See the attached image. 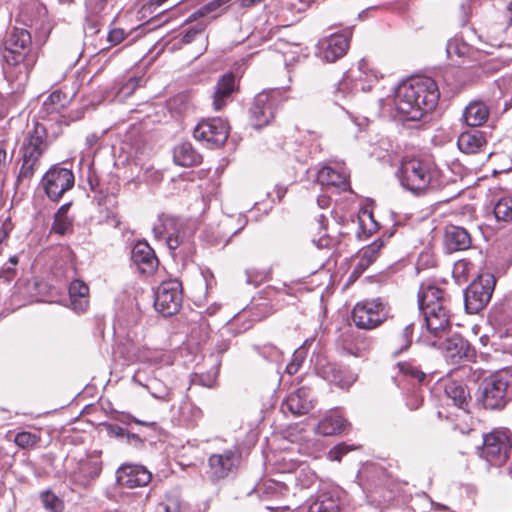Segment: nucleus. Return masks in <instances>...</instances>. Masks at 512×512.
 Returning a JSON list of instances; mask_svg holds the SVG:
<instances>
[{
  "mask_svg": "<svg viewBox=\"0 0 512 512\" xmlns=\"http://www.w3.org/2000/svg\"><path fill=\"white\" fill-rule=\"evenodd\" d=\"M377 74L369 69L365 60L358 63L357 71L351 70L349 74L340 82L339 89L345 90L352 84L353 92H367L371 89L374 82L377 81Z\"/></svg>",
  "mask_w": 512,
  "mask_h": 512,
  "instance_id": "4468645a",
  "label": "nucleus"
},
{
  "mask_svg": "<svg viewBox=\"0 0 512 512\" xmlns=\"http://www.w3.org/2000/svg\"><path fill=\"white\" fill-rule=\"evenodd\" d=\"M10 227L9 224L3 223L0 225V255L7 246V239L9 236Z\"/></svg>",
  "mask_w": 512,
  "mask_h": 512,
  "instance_id": "864d4df0",
  "label": "nucleus"
},
{
  "mask_svg": "<svg viewBox=\"0 0 512 512\" xmlns=\"http://www.w3.org/2000/svg\"><path fill=\"white\" fill-rule=\"evenodd\" d=\"M182 306V287L177 280L162 282L155 293L154 307L163 316H172Z\"/></svg>",
  "mask_w": 512,
  "mask_h": 512,
  "instance_id": "9d476101",
  "label": "nucleus"
},
{
  "mask_svg": "<svg viewBox=\"0 0 512 512\" xmlns=\"http://www.w3.org/2000/svg\"><path fill=\"white\" fill-rule=\"evenodd\" d=\"M8 263L10 264L9 266L5 265L0 269V279H4L7 282H9L15 274L14 266L18 263V257L11 256Z\"/></svg>",
  "mask_w": 512,
  "mask_h": 512,
  "instance_id": "a18cd8bd",
  "label": "nucleus"
},
{
  "mask_svg": "<svg viewBox=\"0 0 512 512\" xmlns=\"http://www.w3.org/2000/svg\"><path fill=\"white\" fill-rule=\"evenodd\" d=\"M174 162L183 167H191L201 162V156L190 143H181L174 148Z\"/></svg>",
  "mask_w": 512,
  "mask_h": 512,
  "instance_id": "72a5a7b5",
  "label": "nucleus"
},
{
  "mask_svg": "<svg viewBox=\"0 0 512 512\" xmlns=\"http://www.w3.org/2000/svg\"><path fill=\"white\" fill-rule=\"evenodd\" d=\"M12 159V156H9L7 153L4 144L0 145V167H5Z\"/></svg>",
  "mask_w": 512,
  "mask_h": 512,
  "instance_id": "13d9d810",
  "label": "nucleus"
},
{
  "mask_svg": "<svg viewBox=\"0 0 512 512\" xmlns=\"http://www.w3.org/2000/svg\"><path fill=\"white\" fill-rule=\"evenodd\" d=\"M445 394L452 403L460 409H466L470 400L468 388L456 381H449L445 385Z\"/></svg>",
  "mask_w": 512,
  "mask_h": 512,
  "instance_id": "f704fd0d",
  "label": "nucleus"
},
{
  "mask_svg": "<svg viewBox=\"0 0 512 512\" xmlns=\"http://www.w3.org/2000/svg\"><path fill=\"white\" fill-rule=\"evenodd\" d=\"M237 458L234 452L226 451L223 454H213L209 458V467L212 477L222 479L233 472L236 467Z\"/></svg>",
  "mask_w": 512,
  "mask_h": 512,
  "instance_id": "b1692460",
  "label": "nucleus"
},
{
  "mask_svg": "<svg viewBox=\"0 0 512 512\" xmlns=\"http://www.w3.org/2000/svg\"><path fill=\"white\" fill-rule=\"evenodd\" d=\"M70 204L62 205L55 214V217H67V211L69 209Z\"/></svg>",
  "mask_w": 512,
  "mask_h": 512,
  "instance_id": "0e129e2a",
  "label": "nucleus"
},
{
  "mask_svg": "<svg viewBox=\"0 0 512 512\" xmlns=\"http://www.w3.org/2000/svg\"><path fill=\"white\" fill-rule=\"evenodd\" d=\"M286 191H287V189H286L285 187H283V186H279V185H277V186L275 187V194H276V196H277L278 201H281V199H282V198L284 197V195L286 194Z\"/></svg>",
  "mask_w": 512,
  "mask_h": 512,
  "instance_id": "69168bd1",
  "label": "nucleus"
},
{
  "mask_svg": "<svg viewBox=\"0 0 512 512\" xmlns=\"http://www.w3.org/2000/svg\"><path fill=\"white\" fill-rule=\"evenodd\" d=\"M471 236L460 226L449 225L445 229L444 245L448 252L464 251L471 247Z\"/></svg>",
  "mask_w": 512,
  "mask_h": 512,
  "instance_id": "aec40b11",
  "label": "nucleus"
},
{
  "mask_svg": "<svg viewBox=\"0 0 512 512\" xmlns=\"http://www.w3.org/2000/svg\"><path fill=\"white\" fill-rule=\"evenodd\" d=\"M46 149L45 127L36 124L31 131H28L20 149L22 164L16 180L17 185L29 181L33 177L40 167V159Z\"/></svg>",
  "mask_w": 512,
  "mask_h": 512,
  "instance_id": "39448f33",
  "label": "nucleus"
},
{
  "mask_svg": "<svg viewBox=\"0 0 512 512\" xmlns=\"http://www.w3.org/2000/svg\"><path fill=\"white\" fill-rule=\"evenodd\" d=\"M194 138L210 146L223 145L229 135V126L221 118H209L200 121L193 131Z\"/></svg>",
  "mask_w": 512,
  "mask_h": 512,
  "instance_id": "f8f14e48",
  "label": "nucleus"
},
{
  "mask_svg": "<svg viewBox=\"0 0 512 512\" xmlns=\"http://www.w3.org/2000/svg\"><path fill=\"white\" fill-rule=\"evenodd\" d=\"M2 57L8 66L13 67L7 71L9 79L15 81V93L24 90L29 75L37 62V53L32 50V39L26 29L13 28L4 40Z\"/></svg>",
  "mask_w": 512,
  "mask_h": 512,
  "instance_id": "f03ea898",
  "label": "nucleus"
},
{
  "mask_svg": "<svg viewBox=\"0 0 512 512\" xmlns=\"http://www.w3.org/2000/svg\"><path fill=\"white\" fill-rule=\"evenodd\" d=\"M449 298L444 291L431 283H423L418 291V304L422 312L437 306H449Z\"/></svg>",
  "mask_w": 512,
  "mask_h": 512,
  "instance_id": "a211bd4d",
  "label": "nucleus"
},
{
  "mask_svg": "<svg viewBox=\"0 0 512 512\" xmlns=\"http://www.w3.org/2000/svg\"><path fill=\"white\" fill-rule=\"evenodd\" d=\"M349 47V35L333 34L318 43V56L325 62L332 63L343 57Z\"/></svg>",
  "mask_w": 512,
  "mask_h": 512,
  "instance_id": "2eb2a0df",
  "label": "nucleus"
},
{
  "mask_svg": "<svg viewBox=\"0 0 512 512\" xmlns=\"http://www.w3.org/2000/svg\"><path fill=\"white\" fill-rule=\"evenodd\" d=\"M71 228V221L68 217H55L52 225V231L64 235Z\"/></svg>",
  "mask_w": 512,
  "mask_h": 512,
  "instance_id": "c03bdc74",
  "label": "nucleus"
},
{
  "mask_svg": "<svg viewBox=\"0 0 512 512\" xmlns=\"http://www.w3.org/2000/svg\"><path fill=\"white\" fill-rule=\"evenodd\" d=\"M75 183L72 170L55 165L42 177L41 184L47 197L52 201L59 200Z\"/></svg>",
  "mask_w": 512,
  "mask_h": 512,
  "instance_id": "9b49d317",
  "label": "nucleus"
},
{
  "mask_svg": "<svg viewBox=\"0 0 512 512\" xmlns=\"http://www.w3.org/2000/svg\"><path fill=\"white\" fill-rule=\"evenodd\" d=\"M493 213L498 221H512V195L499 198L494 204Z\"/></svg>",
  "mask_w": 512,
  "mask_h": 512,
  "instance_id": "e433bc0d",
  "label": "nucleus"
},
{
  "mask_svg": "<svg viewBox=\"0 0 512 512\" xmlns=\"http://www.w3.org/2000/svg\"><path fill=\"white\" fill-rule=\"evenodd\" d=\"M489 45L500 48L502 46L512 47V24H507L501 38L490 36Z\"/></svg>",
  "mask_w": 512,
  "mask_h": 512,
  "instance_id": "79ce46f5",
  "label": "nucleus"
},
{
  "mask_svg": "<svg viewBox=\"0 0 512 512\" xmlns=\"http://www.w3.org/2000/svg\"><path fill=\"white\" fill-rule=\"evenodd\" d=\"M443 351L446 359L452 364L473 357V350L470 344L460 335H453L448 338L444 343Z\"/></svg>",
  "mask_w": 512,
  "mask_h": 512,
  "instance_id": "6ab92c4d",
  "label": "nucleus"
},
{
  "mask_svg": "<svg viewBox=\"0 0 512 512\" xmlns=\"http://www.w3.org/2000/svg\"><path fill=\"white\" fill-rule=\"evenodd\" d=\"M306 512H341L340 499L334 492L321 491L310 499Z\"/></svg>",
  "mask_w": 512,
  "mask_h": 512,
  "instance_id": "a878e982",
  "label": "nucleus"
},
{
  "mask_svg": "<svg viewBox=\"0 0 512 512\" xmlns=\"http://www.w3.org/2000/svg\"><path fill=\"white\" fill-rule=\"evenodd\" d=\"M236 90L235 76L233 73H226L220 77L213 93L212 106L215 111H220Z\"/></svg>",
  "mask_w": 512,
  "mask_h": 512,
  "instance_id": "412c9836",
  "label": "nucleus"
},
{
  "mask_svg": "<svg viewBox=\"0 0 512 512\" xmlns=\"http://www.w3.org/2000/svg\"><path fill=\"white\" fill-rule=\"evenodd\" d=\"M317 182L321 186L335 187L340 190H346L349 186L347 174L329 166L323 167L318 171Z\"/></svg>",
  "mask_w": 512,
  "mask_h": 512,
  "instance_id": "2f4dec72",
  "label": "nucleus"
},
{
  "mask_svg": "<svg viewBox=\"0 0 512 512\" xmlns=\"http://www.w3.org/2000/svg\"><path fill=\"white\" fill-rule=\"evenodd\" d=\"M230 1L231 0H213L207 5V7L209 10H215L223 5L228 4Z\"/></svg>",
  "mask_w": 512,
  "mask_h": 512,
  "instance_id": "052dcab7",
  "label": "nucleus"
},
{
  "mask_svg": "<svg viewBox=\"0 0 512 512\" xmlns=\"http://www.w3.org/2000/svg\"><path fill=\"white\" fill-rule=\"evenodd\" d=\"M98 141V136L96 134H90L86 137V145L88 147H93Z\"/></svg>",
  "mask_w": 512,
  "mask_h": 512,
  "instance_id": "338daca9",
  "label": "nucleus"
},
{
  "mask_svg": "<svg viewBox=\"0 0 512 512\" xmlns=\"http://www.w3.org/2000/svg\"><path fill=\"white\" fill-rule=\"evenodd\" d=\"M317 203L321 208H327L329 206L330 200L326 196H320L317 199Z\"/></svg>",
  "mask_w": 512,
  "mask_h": 512,
  "instance_id": "774afa93",
  "label": "nucleus"
},
{
  "mask_svg": "<svg viewBox=\"0 0 512 512\" xmlns=\"http://www.w3.org/2000/svg\"><path fill=\"white\" fill-rule=\"evenodd\" d=\"M512 447L511 434L508 429H495L483 436L480 457L490 465L501 466L508 457Z\"/></svg>",
  "mask_w": 512,
  "mask_h": 512,
  "instance_id": "0eeeda50",
  "label": "nucleus"
},
{
  "mask_svg": "<svg viewBox=\"0 0 512 512\" xmlns=\"http://www.w3.org/2000/svg\"><path fill=\"white\" fill-rule=\"evenodd\" d=\"M414 332L413 322H401L399 328L390 337V349L393 356L409 349L412 344Z\"/></svg>",
  "mask_w": 512,
  "mask_h": 512,
  "instance_id": "393cba45",
  "label": "nucleus"
},
{
  "mask_svg": "<svg viewBox=\"0 0 512 512\" xmlns=\"http://www.w3.org/2000/svg\"><path fill=\"white\" fill-rule=\"evenodd\" d=\"M486 145L483 132L470 130L461 133L457 140V146L465 154H476L481 152Z\"/></svg>",
  "mask_w": 512,
  "mask_h": 512,
  "instance_id": "c756f323",
  "label": "nucleus"
},
{
  "mask_svg": "<svg viewBox=\"0 0 512 512\" xmlns=\"http://www.w3.org/2000/svg\"><path fill=\"white\" fill-rule=\"evenodd\" d=\"M165 512H180V504L177 499L168 500L164 505Z\"/></svg>",
  "mask_w": 512,
  "mask_h": 512,
  "instance_id": "4d7b16f0",
  "label": "nucleus"
},
{
  "mask_svg": "<svg viewBox=\"0 0 512 512\" xmlns=\"http://www.w3.org/2000/svg\"><path fill=\"white\" fill-rule=\"evenodd\" d=\"M353 449L354 447L352 446H349L345 443H340L329 451L328 458L333 461H340L343 455L347 454Z\"/></svg>",
  "mask_w": 512,
  "mask_h": 512,
  "instance_id": "37998d69",
  "label": "nucleus"
},
{
  "mask_svg": "<svg viewBox=\"0 0 512 512\" xmlns=\"http://www.w3.org/2000/svg\"><path fill=\"white\" fill-rule=\"evenodd\" d=\"M108 0H86L85 6L89 13L98 15L106 7Z\"/></svg>",
  "mask_w": 512,
  "mask_h": 512,
  "instance_id": "8fccbe9b",
  "label": "nucleus"
},
{
  "mask_svg": "<svg viewBox=\"0 0 512 512\" xmlns=\"http://www.w3.org/2000/svg\"><path fill=\"white\" fill-rule=\"evenodd\" d=\"M70 307L77 313L84 312L89 305V287L81 280H74L69 286Z\"/></svg>",
  "mask_w": 512,
  "mask_h": 512,
  "instance_id": "7c9ffc66",
  "label": "nucleus"
},
{
  "mask_svg": "<svg viewBox=\"0 0 512 512\" xmlns=\"http://www.w3.org/2000/svg\"><path fill=\"white\" fill-rule=\"evenodd\" d=\"M397 368L405 377L411 378L418 383H421L426 377V374L411 362H399Z\"/></svg>",
  "mask_w": 512,
  "mask_h": 512,
  "instance_id": "58836bf2",
  "label": "nucleus"
},
{
  "mask_svg": "<svg viewBox=\"0 0 512 512\" xmlns=\"http://www.w3.org/2000/svg\"><path fill=\"white\" fill-rule=\"evenodd\" d=\"M153 234L157 240H164L170 250L177 249L185 240L183 224L174 217L162 216L153 226Z\"/></svg>",
  "mask_w": 512,
  "mask_h": 512,
  "instance_id": "ddd939ff",
  "label": "nucleus"
},
{
  "mask_svg": "<svg viewBox=\"0 0 512 512\" xmlns=\"http://www.w3.org/2000/svg\"><path fill=\"white\" fill-rule=\"evenodd\" d=\"M322 377L342 389H348L355 381L356 376L334 363H328L321 370Z\"/></svg>",
  "mask_w": 512,
  "mask_h": 512,
  "instance_id": "bb28decb",
  "label": "nucleus"
},
{
  "mask_svg": "<svg viewBox=\"0 0 512 512\" xmlns=\"http://www.w3.org/2000/svg\"><path fill=\"white\" fill-rule=\"evenodd\" d=\"M15 443L21 447H29L36 443V436L30 432H19L15 436Z\"/></svg>",
  "mask_w": 512,
  "mask_h": 512,
  "instance_id": "49530a36",
  "label": "nucleus"
},
{
  "mask_svg": "<svg viewBox=\"0 0 512 512\" xmlns=\"http://www.w3.org/2000/svg\"><path fill=\"white\" fill-rule=\"evenodd\" d=\"M439 89L434 79L427 76L409 78L395 90V110L403 119L418 121L432 111L439 100Z\"/></svg>",
  "mask_w": 512,
  "mask_h": 512,
  "instance_id": "f257e3e1",
  "label": "nucleus"
},
{
  "mask_svg": "<svg viewBox=\"0 0 512 512\" xmlns=\"http://www.w3.org/2000/svg\"><path fill=\"white\" fill-rule=\"evenodd\" d=\"M284 407L294 415H303L313 407L309 390L300 388L291 393L285 400Z\"/></svg>",
  "mask_w": 512,
  "mask_h": 512,
  "instance_id": "c85d7f7f",
  "label": "nucleus"
},
{
  "mask_svg": "<svg viewBox=\"0 0 512 512\" xmlns=\"http://www.w3.org/2000/svg\"><path fill=\"white\" fill-rule=\"evenodd\" d=\"M150 393L156 399H160V400H164V401L168 400V392L166 391V389H164L161 392L151 391Z\"/></svg>",
  "mask_w": 512,
  "mask_h": 512,
  "instance_id": "e2e57ef3",
  "label": "nucleus"
},
{
  "mask_svg": "<svg viewBox=\"0 0 512 512\" xmlns=\"http://www.w3.org/2000/svg\"><path fill=\"white\" fill-rule=\"evenodd\" d=\"M66 95L61 91H54L44 101L43 107L48 114L59 113L65 106Z\"/></svg>",
  "mask_w": 512,
  "mask_h": 512,
  "instance_id": "4c0bfd02",
  "label": "nucleus"
},
{
  "mask_svg": "<svg viewBox=\"0 0 512 512\" xmlns=\"http://www.w3.org/2000/svg\"><path fill=\"white\" fill-rule=\"evenodd\" d=\"M102 470V464L98 457H88L81 460L73 473V480L81 486H87L97 478Z\"/></svg>",
  "mask_w": 512,
  "mask_h": 512,
  "instance_id": "5701e85b",
  "label": "nucleus"
},
{
  "mask_svg": "<svg viewBox=\"0 0 512 512\" xmlns=\"http://www.w3.org/2000/svg\"><path fill=\"white\" fill-rule=\"evenodd\" d=\"M330 238L323 233L318 240L313 239V242L318 248H325L330 245Z\"/></svg>",
  "mask_w": 512,
  "mask_h": 512,
  "instance_id": "bf43d9fd",
  "label": "nucleus"
},
{
  "mask_svg": "<svg viewBox=\"0 0 512 512\" xmlns=\"http://www.w3.org/2000/svg\"><path fill=\"white\" fill-rule=\"evenodd\" d=\"M447 53L449 56L457 55V56H463L465 55L467 51V47L465 44L459 43L458 40H450L447 44Z\"/></svg>",
  "mask_w": 512,
  "mask_h": 512,
  "instance_id": "09e8293b",
  "label": "nucleus"
},
{
  "mask_svg": "<svg viewBox=\"0 0 512 512\" xmlns=\"http://www.w3.org/2000/svg\"><path fill=\"white\" fill-rule=\"evenodd\" d=\"M317 225H318V229H319V232L321 233L322 230H326V223H327V218L324 214H320L317 218Z\"/></svg>",
  "mask_w": 512,
  "mask_h": 512,
  "instance_id": "680f3d73",
  "label": "nucleus"
},
{
  "mask_svg": "<svg viewBox=\"0 0 512 512\" xmlns=\"http://www.w3.org/2000/svg\"><path fill=\"white\" fill-rule=\"evenodd\" d=\"M125 36L126 34L123 29L115 28L110 30L108 34V41L112 45H118L125 39Z\"/></svg>",
  "mask_w": 512,
  "mask_h": 512,
  "instance_id": "603ef678",
  "label": "nucleus"
},
{
  "mask_svg": "<svg viewBox=\"0 0 512 512\" xmlns=\"http://www.w3.org/2000/svg\"><path fill=\"white\" fill-rule=\"evenodd\" d=\"M43 503L47 509H50L53 512H59L60 509V501L53 494L46 493L43 495Z\"/></svg>",
  "mask_w": 512,
  "mask_h": 512,
  "instance_id": "3c124183",
  "label": "nucleus"
},
{
  "mask_svg": "<svg viewBox=\"0 0 512 512\" xmlns=\"http://www.w3.org/2000/svg\"><path fill=\"white\" fill-rule=\"evenodd\" d=\"M284 90L273 88L258 93L250 108V122L255 129L267 126L275 117L276 109L284 100Z\"/></svg>",
  "mask_w": 512,
  "mask_h": 512,
  "instance_id": "423d86ee",
  "label": "nucleus"
},
{
  "mask_svg": "<svg viewBox=\"0 0 512 512\" xmlns=\"http://www.w3.org/2000/svg\"><path fill=\"white\" fill-rule=\"evenodd\" d=\"M422 405V398L415 394L411 396L407 401V406L410 410L418 409Z\"/></svg>",
  "mask_w": 512,
  "mask_h": 512,
  "instance_id": "6e6d98bb",
  "label": "nucleus"
},
{
  "mask_svg": "<svg viewBox=\"0 0 512 512\" xmlns=\"http://www.w3.org/2000/svg\"><path fill=\"white\" fill-rule=\"evenodd\" d=\"M401 186L413 194H421L428 189H437L443 182L439 171L429 162L417 157H405L397 171Z\"/></svg>",
  "mask_w": 512,
  "mask_h": 512,
  "instance_id": "7ed1b4c3",
  "label": "nucleus"
},
{
  "mask_svg": "<svg viewBox=\"0 0 512 512\" xmlns=\"http://www.w3.org/2000/svg\"><path fill=\"white\" fill-rule=\"evenodd\" d=\"M383 246V241L381 240H375L371 244L363 247L359 255H361L364 259L368 260L369 262L373 263L379 256V252Z\"/></svg>",
  "mask_w": 512,
  "mask_h": 512,
  "instance_id": "a19ab883",
  "label": "nucleus"
},
{
  "mask_svg": "<svg viewBox=\"0 0 512 512\" xmlns=\"http://www.w3.org/2000/svg\"><path fill=\"white\" fill-rule=\"evenodd\" d=\"M389 316V307L381 298L358 302L352 311V320L360 329L371 330L380 326Z\"/></svg>",
  "mask_w": 512,
  "mask_h": 512,
  "instance_id": "6e6552de",
  "label": "nucleus"
},
{
  "mask_svg": "<svg viewBox=\"0 0 512 512\" xmlns=\"http://www.w3.org/2000/svg\"><path fill=\"white\" fill-rule=\"evenodd\" d=\"M134 357L139 362L157 366L164 361L165 354L163 351L158 349L141 347L134 353Z\"/></svg>",
  "mask_w": 512,
  "mask_h": 512,
  "instance_id": "c9c22d12",
  "label": "nucleus"
},
{
  "mask_svg": "<svg viewBox=\"0 0 512 512\" xmlns=\"http://www.w3.org/2000/svg\"><path fill=\"white\" fill-rule=\"evenodd\" d=\"M495 283L490 273H483L470 283L464 293L465 309L469 314H477L489 303Z\"/></svg>",
  "mask_w": 512,
  "mask_h": 512,
  "instance_id": "1a4fd4ad",
  "label": "nucleus"
},
{
  "mask_svg": "<svg viewBox=\"0 0 512 512\" xmlns=\"http://www.w3.org/2000/svg\"><path fill=\"white\" fill-rule=\"evenodd\" d=\"M131 258L143 273H150L158 265L154 250L147 242H138L132 249Z\"/></svg>",
  "mask_w": 512,
  "mask_h": 512,
  "instance_id": "4be33fe9",
  "label": "nucleus"
},
{
  "mask_svg": "<svg viewBox=\"0 0 512 512\" xmlns=\"http://www.w3.org/2000/svg\"><path fill=\"white\" fill-rule=\"evenodd\" d=\"M142 82L143 77L132 76L119 84L117 93L122 98L129 97L141 85Z\"/></svg>",
  "mask_w": 512,
  "mask_h": 512,
  "instance_id": "ea45409f",
  "label": "nucleus"
},
{
  "mask_svg": "<svg viewBox=\"0 0 512 512\" xmlns=\"http://www.w3.org/2000/svg\"><path fill=\"white\" fill-rule=\"evenodd\" d=\"M372 263L368 260L364 259L361 255L358 254V262L354 268L353 274L360 275L362 274Z\"/></svg>",
  "mask_w": 512,
  "mask_h": 512,
  "instance_id": "5fc2aeb1",
  "label": "nucleus"
},
{
  "mask_svg": "<svg viewBox=\"0 0 512 512\" xmlns=\"http://www.w3.org/2000/svg\"><path fill=\"white\" fill-rule=\"evenodd\" d=\"M422 313L427 331L432 336L440 338L449 331L451 327L449 306H437Z\"/></svg>",
  "mask_w": 512,
  "mask_h": 512,
  "instance_id": "dca6fc26",
  "label": "nucleus"
},
{
  "mask_svg": "<svg viewBox=\"0 0 512 512\" xmlns=\"http://www.w3.org/2000/svg\"><path fill=\"white\" fill-rule=\"evenodd\" d=\"M205 30V25L202 23L197 24L194 27L189 28L182 36V42L189 44L196 38L197 35L202 34Z\"/></svg>",
  "mask_w": 512,
  "mask_h": 512,
  "instance_id": "de8ad7c7",
  "label": "nucleus"
},
{
  "mask_svg": "<svg viewBox=\"0 0 512 512\" xmlns=\"http://www.w3.org/2000/svg\"><path fill=\"white\" fill-rule=\"evenodd\" d=\"M151 478V473L141 465H124L117 470V482L127 488L146 486Z\"/></svg>",
  "mask_w": 512,
  "mask_h": 512,
  "instance_id": "f3484780",
  "label": "nucleus"
},
{
  "mask_svg": "<svg viewBox=\"0 0 512 512\" xmlns=\"http://www.w3.org/2000/svg\"><path fill=\"white\" fill-rule=\"evenodd\" d=\"M347 421L337 410L327 414L316 426L315 432L323 436H330L345 430Z\"/></svg>",
  "mask_w": 512,
  "mask_h": 512,
  "instance_id": "473e14b6",
  "label": "nucleus"
},
{
  "mask_svg": "<svg viewBox=\"0 0 512 512\" xmlns=\"http://www.w3.org/2000/svg\"><path fill=\"white\" fill-rule=\"evenodd\" d=\"M489 117V107L480 100H473L465 107L462 118L464 123L470 127H477L484 124Z\"/></svg>",
  "mask_w": 512,
  "mask_h": 512,
  "instance_id": "cd10ccee",
  "label": "nucleus"
},
{
  "mask_svg": "<svg viewBox=\"0 0 512 512\" xmlns=\"http://www.w3.org/2000/svg\"><path fill=\"white\" fill-rule=\"evenodd\" d=\"M476 399L486 409H503L512 400V372L501 370L484 378L479 384Z\"/></svg>",
  "mask_w": 512,
  "mask_h": 512,
  "instance_id": "20e7f679",
  "label": "nucleus"
}]
</instances>
